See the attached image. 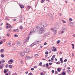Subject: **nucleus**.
I'll return each instance as SVG.
<instances>
[{
  "label": "nucleus",
  "instance_id": "f257e3e1",
  "mask_svg": "<svg viewBox=\"0 0 75 75\" xmlns=\"http://www.w3.org/2000/svg\"><path fill=\"white\" fill-rule=\"evenodd\" d=\"M40 26H36V30H37V31L39 34H42L44 31V28L40 25Z\"/></svg>",
  "mask_w": 75,
  "mask_h": 75
},
{
  "label": "nucleus",
  "instance_id": "f03ea898",
  "mask_svg": "<svg viewBox=\"0 0 75 75\" xmlns=\"http://www.w3.org/2000/svg\"><path fill=\"white\" fill-rule=\"evenodd\" d=\"M35 32H36V31H34V29L33 28L30 31V33H29V36H30V35H31L33 34L34 33H35Z\"/></svg>",
  "mask_w": 75,
  "mask_h": 75
},
{
  "label": "nucleus",
  "instance_id": "7ed1b4c3",
  "mask_svg": "<svg viewBox=\"0 0 75 75\" xmlns=\"http://www.w3.org/2000/svg\"><path fill=\"white\" fill-rule=\"evenodd\" d=\"M47 24L45 23H40V25L43 27H45L47 26Z\"/></svg>",
  "mask_w": 75,
  "mask_h": 75
},
{
  "label": "nucleus",
  "instance_id": "20e7f679",
  "mask_svg": "<svg viewBox=\"0 0 75 75\" xmlns=\"http://www.w3.org/2000/svg\"><path fill=\"white\" fill-rule=\"evenodd\" d=\"M33 58V57H29L28 55L26 56L25 58V59L28 60L30 59H32Z\"/></svg>",
  "mask_w": 75,
  "mask_h": 75
},
{
  "label": "nucleus",
  "instance_id": "39448f33",
  "mask_svg": "<svg viewBox=\"0 0 75 75\" xmlns=\"http://www.w3.org/2000/svg\"><path fill=\"white\" fill-rule=\"evenodd\" d=\"M13 62V59H11L8 61V64H11Z\"/></svg>",
  "mask_w": 75,
  "mask_h": 75
},
{
  "label": "nucleus",
  "instance_id": "423d86ee",
  "mask_svg": "<svg viewBox=\"0 0 75 75\" xmlns=\"http://www.w3.org/2000/svg\"><path fill=\"white\" fill-rule=\"evenodd\" d=\"M16 45H18L19 46H20V45H21V43L20 42L17 41L16 42Z\"/></svg>",
  "mask_w": 75,
  "mask_h": 75
},
{
  "label": "nucleus",
  "instance_id": "0eeeda50",
  "mask_svg": "<svg viewBox=\"0 0 75 75\" xmlns=\"http://www.w3.org/2000/svg\"><path fill=\"white\" fill-rule=\"evenodd\" d=\"M19 54L20 56H21V55H22L23 56H24V55H25V53L23 52H20L19 53Z\"/></svg>",
  "mask_w": 75,
  "mask_h": 75
},
{
  "label": "nucleus",
  "instance_id": "6e6552de",
  "mask_svg": "<svg viewBox=\"0 0 75 75\" xmlns=\"http://www.w3.org/2000/svg\"><path fill=\"white\" fill-rule=\"evenodd\" d=\"M68 24V25L70 26H71V25H74V23L72 22L69 23Z\"/></svg>",
  "mask_w": 75,
  "mask_h": 75
},
{
  "label": "nucleus",
  "instance_id": "1a4fd4ad",
  "mask_svg": "<svg viewBox=\"0 0 75 75\" xmlns=\"http://www.w3.org/2000/svg\"><path fill=\"white\" fill-rule=\"evenodd\" d=\"M11 41H9L8 42L7 44V45L8 47H10L11 46Z\"/></svg>",
  "mask_w": 75,
  "mask_h": 75
},
{
  "label": "nucleus",
  "instance_id": "9d476101",
  "mask_svg": "<svg viewBox=\"0 0 75 75\" xmlns=\"http://www.w3.org/2000/svg\"><path fill=\"white\" fill-rule=\"evenodd\" d=\"M53 33L54 34H56L57 33V30L55 29L53 30Z\"/></svg>",
  "mask_w": 75,
  "mask_h": 75
},
{
  "label": "nucleus",
  "instance_id": "9b49d317",
  "mask_svg": "<svg viewBox=\"0 0 75 75\" xmlns=\"http://www.w3.org/2000/svg\"><path fill=\"white\" fill-rule=\"evenodd\" d=\"M30 38V36H29L28 38H26L25 40V41L24 42V43L25 44V42L28 41V38Z\"/></svg>",
  "mask_w": 75,
  "mask_h": 75
},
{
  "label": "nucleus",
  "instance_id": "f8f14e48",
  "mask_svg": "<svg viewBox=\"0 0 75 75\" xmlns=\"http://www.w3.org/2000/svg\"><path fill=\"white\" fill-rule=\"evenodd\" d=\"M34 45H35V43H33L30 45V47H33V46H34Z\"/></svg>",
  "mask_w": 75,
  "mask_h": 75
},
{
  "label": "nucleus",
  "instance_id": "ddd939ff",
  "mask_svg": "<svg viewBox=\"0 0 75 75\" xmlns=\"http://www.w3.org/2000/svg\"><path fill=\"white\" fill-rule=\"evenodd\" d=\"M48 16H50V19H51V18H52V14H50V13L49 14Z\"/></svg>",
  "mask_w": 75,
  "mask_h": 75
},
{
  "label": "nucleus",
  "instance_id": "4468645a",
  "mask_svg": "<svg viewBox=\"0 0 75 75\" xmlns=\"http://www.w3.org/2000/svg\"><path fill=\"white\" fill-rule=\"evenodd\" d=\"M3 65L1 64L0 65V69H3Z\"/></svg>",
  "mask_w": 75,
  "mask_h": 75
},
{
  "label": "nucleus",
  "instance_id": "2eb2a0df",
  "mask_svg": "<svg viewBox=\"0 0 75 75\" xmlns=\"http://www.w3.org/2000/svg\"><path fill=\"white\" fill-rule=\"evenodd\" d=\"M62 30H66V27L63 26L62 28Z\"/></svg>",
  "mask_w": 75,
  "mask_h": 75
},
{
  "label": "nucleus",
  "instance_id": "dca6fc26",
  "mask_svg": "<svg viewBox=\"0 0 75 75\" xmlns=\"http://www.w3.org/2000/svg\"><path fill=\"white\" fill-rule=\"evenodd\" d=\"M25 51L26 53H28V52H30V50H25Z\"/></svg>",
  "mask_w": 75,
  "mask_h": 75
},
{
  "label": "nucleus",
  "instance_id": "f3484780",
  "mask_svg": "<svg viewBox=\"0 0 75 75\" xmlns=\"http://www.w3.org/2000/svg\"><path fill=\"white\" fill-rule=\"evenodd\" d=\"M57 51V49H56V48H54L52 50V51H54V52H55Z\"/></svg>",
  "mask_w": 75,
  "mask_h": 75
},
{
  "label": "nucleus",
  "instance_id": "a211bd4d",
  "mask_svg": "<svg viewBox=\"0 0 75 75\" xmlns=\"http://www.w3.org/2000/svg\"><path fill=\"white\" fill-rule=\"evenodd\" d=\"M20 6L21 8H24V6L20 5Z\"/></svg>",
  "mask_w": 75,
  "mask_h": 75
},
{
  "label": "nucleus",
  "instance_id": "6ab92c4d",
  "mask_svg": "<svg viewBox=\"0 0 75 75\" xmlns=\"http://www.w3.org/2000/svg\"><path fill=\"white\" fill-rule=\"evenodd\" d=\"M1 58H4V55L3 54L1 55Z\"/></svg>",
  "mask_w": 75,
  "mask_h": 75
},
{
  "label": "nucleus",
  "instance_id": "aec40b11",
  "mask_svg": "<svg viewBox=\"0 0 75 75\" xmlns=\"http://www.w3.org/2000/svg\"><path fill=\"white\" fill-rule=\"evenodd\" d=\"M61 74L62 75H66V73L65 72H63L62 73H61Z\"/></svg>",
  "mask_w": 75,
  "mask_h": 75
},
{
  "label": "nucleus",
  "instance_id": "412c9836",
  "mask_svg": "<svg viewBox=\"0 0 75 75\" xmlns=\"http://www.w3.org/2000/svg\"><path fill=\"white\" fill-rule=\"evenodd\" d=\"M5 68H8V64H7L5 66Z\"/></svg>",
  "mask_w": 75,
  "mask_h": 75
},
{
  "label": "nucleus",
  "instance_id": "4be33fe9",
  "mask_svg": "<svg viewBox=\"0 0 75 75\" xmlns=\"http://www.w3.org/2000/svg\"><path fill=\"white\" fill-rule=\"evenodd\" d=\"M34 43H35V45L36 44H38L39 43V41H38L36 42H34Z\"/></svg>",
  "mask_w": 75,
  "mask_h": 75
},
{
  "label": "nucleus",
  "instance_id": "5701e85b",
  "mask_svg": "<svg viewBox=\"0 0 75 75\" xmlns=\"http://www.w3.org/2000/svg\"><path fill=\"white\" fill-rule=\"evenodd\" d=\"M23 21V19H22V18H21L20 19V21H19V23H21Z\"/></svg>",
  "mask_w": 75,
  "mask_h": 75
},
{
  "label": "nucleus",
  "instance_id": "b1692460",
  "mask_svg": "<svg viewBox=\"0 0 75 75\" xmlns=\"http://www.w3.org/2000/svg\"><path fill=\"white\" fill-rule=\"evenodd\" d=\"M0 52H4V50L3 49H1L0 50Z\"/></svg>",
  "mask_w": 75,
  "mask_h": 75
},
{
  "label": "nucleus",
  "instance_id": "393cba45",
  "mask_svg": "<svg viewBox=\"0 0 75 75\" xmlns=\"http://www.w3.org/2000/svg\"><path fill=\"white\" fill-rule=\"evenodd\" d=\"M9 68H13V66L11 65H9Z\"/></svg>",
  "mask_w": 75,
  "mask_h": 75
},
{
  "label": "nucleus",
  "instance_id": "a878e982",
  "mask_svg": "<svg viewBox=\"0 0 75 75\" xmlns=\"http://www.w3.org/2000/svg\"><path fill=\"white\" fill-rule=\"evenodd\" d=\"M60 42H61L60 40H58L57 42V44H59Z\"/></svg>",
  "mask_w": 75,
  "mask_h": 75
},
{
  "label": "nucleus",
  "instance_id": "bb28decb",
  "mask_svg": "<svg viewBox=\"0 0 75 75\" xmlns=\"http://www.w3.org/2000/svg\"><path fill=\"white\" fill-rule=\"evenodd\" d=\"M44 36H45V37H47L48 36V34H47V33H45L44 34Z\"/></svg>",
  "mask_w": 75,
  "mask_h": 75
},
{
  "label": "nucleus",
  "instance_id": "cd10ccee",
  "mask_svg": "<svg viewBox=\"0 0 75 75\" xmlns=\"http://www.w3.org/2000/svg\"><path fill=\"white\" fill-rule=\"evenodd\" d=\"M1 62H2V63H4V62H5V60H4V59H2Z\"/></svg>",
  "mask_w": 75,
  "mask_h": 75
},
{
  "label": "nucleus",
  "instance_id": "c85d7f7f",
  "mask_svg": "<svg viewBox=\"0 0 75 75\" xmlns=\"http://www.w3.org/2000/svg\"><path fill=\"white\" fill-rule=\"evenodd\" d=\"M27 8L29 10L30 9V8H31V6H27Z\"/></svg>",
  "mask_w": 75,
  "mask_h": 75
},
{
  "label": "nucleus",
  "instance_id": "c756f323",
  "mask_svg": "<svg viewBox=\"0 0 75 75\" xmlns=\"http://www.w3.org/2000/svg\"><path fill=\"white\" fill-rule=\"evenodd\" d=\"M62 21L63 23H66V21H65L64 20H62Z\"/></svg>",
  "mask_w": 75,
  "mask_h": 75
},
{
  "label": "nucleus",
  "instance_id": "7c9ffc66",
  "mask_svg": "<svg viewBox=\"0 0 75 75\" xmlns=\"http://www.w3.org/2000/svg\"><path fill=\"white\" fill-rule=\"evenodd\" d=\"M69 21H72V19L71 18H70L69 19Z\"/></svg>",
  "mask_w": 75,
  "mask_h": 75
},
{
  "label": "nucleus",
  "instance_id": "2f4dec72",
  "mask_svg": "<svg viewBox=\"0 0 75 75\" xmlns=\"http://www.w3.org/2000/svg\"><path fill=\"white\" fill-rule=\"evenodd\" d=\"M14 36L15 37H18V35H17L15 34L14 35Z\"/></svg>",
  "mask_w": 75,
  "mask_h": 75
},
{
  "label": "nucleus",
  "instance_id": "473e14b6",
  "mask_svg": "<svg viewBox=\"0 0 75 75\" xmlns=\"http://www.w3.org/2000/svg\"><path fill=\"white\" fill-rule=\"evenodd\" d=\"M4 73H5V74H6V73H7V71H6V70H4Z\"/></svg>",
  "mask_w": 75,
  "mask_h": 75
},
{
  "label": "nucleus",
  "instance_id": "72a5a7b5",
  "mask_svg": "<svg viewBox=\"0 0 75 75\" xmlns=\"http://www.w3.org/2000/svg\"><path fill=\"white\" fill-rule=\"evenodd\" d=\"M46 67H48L49 66L48 65V63H47L46 64Z\"/></svg>",
  "mask_w": 75,
  "mask_h": 75
},
{
  "label": "nucleus",
  "instance_id": "f704fd0d",
  "mask_svg": "<svg viewBox=\"0 0 75 75\" xmlns=\"http://www.w3.org/2000/svg\"><path fill=\"white\" fill-rule=\"evenodd\" d=\"M72 46L73 47L72 48L73 49H74V44H72Z\"/></svg>",
  "mask_w": 75,
  "mask_h": 75
},
{
  "label": "nucleus",
  "instance_id": "c9c22d12",
  "mask_svg": "<svg viewBox=\"0 0 75 75\" xmlns=\"http://www.w3.org/2000/svg\"><path fill=\"white\" fill-rule=\"evenodd\" d=\"M58 71L59 72H60L61 71V70H59V68H57V69Z\"/></svg>",
  "mask_w": 75,
  "mask_h": 75
},
{
  "label": "nucleus",
  "instance_id": "e433bc0d",
  "mask_svg": "<svg viewBox=\"0 0 75 75\" xmlns=\"http://www.w3.org/2000/svg\"><path fill=\"white\" fill-rule=\"evenodd\" d=\"M60 63L61 62H57L56 63V64H60Z\"/></svg>",
  "mask_w": 75,
  "mask_h": 75
},
{
  "label": "nucleus",
  "instance_id": "4c0bfd02",
  "mask_svg": "<svg viewBox=\"0 0 75 75\" xmlns=\"http://www.w3.org/2000/svg\"><path fill=\"white\" fill-rule=\"evenodd\" d=\"M50 30L52 31H54L55 30V29L52 28L50 29Z\"/></svg>",
  "mask_w": 75,
  "mask_h": 75
},
{
  "label": "nucleus",
  "instance_id": "58836bf2",
  "mask_svg": "<svg viewBox=\"0 0 75 75\" xmlns=\"http://www.w3.org/2000/svg\"><path fill=\"white\" fill-rule=\"evenodd\" d=\"M39 65L40 66H42V62H40L39 63Z\"/></svg>",
  "mask_w": 75,
  "mask_h": 75
},
{
  "label": "nucleus",
  "instance_id": "ea45409f",
  "mask_svg": "<svg viewBox=\"0 0 75 75\" xmlns=\"http://www.w3.org/2000/svg\"><path fill=\"white\" fill-rule=\"evenodd\" d=\"M67 72H68V74H69L71 72V70H69L67 71Z\"/></svg>",
  "mask_w": 75,
  "mask_h": 75
},
{
  "label": "nucleus",
  "instance_id": "a19ab883",
  "mask_svg": "<svg viewBox=\"0 0 75 75\" xmlns=\"http://www.w3.org/2000/svg\"><path fill=\"white\" fill-rule=\"evenodd\" d=\"M45 54H46L47 55L48 54V52L47 51L45 53Z\"/></svg>",
  "mask_w": 75,
  "mask_h": 75
},
{
  "label": "nucleus",
  "instance_id": "79ce46f5",
  "mask_svg": "<svg viewBox=\"0 0 75 75\" xmlns=\"http://www.w3.org/2000/svg\"><path fill=\"white\" fill-rule=\"evenodd\" d=\"M55 74H58V72L57 71H56L55 72Z\"/></svg>",
  "mask_w": 75,
  "mask_h": 75
},
{
  "label": "nucleus",
  "instance_id": "37998d69",
  "mask_svg": "<svg viewBox=\"0 0 75 75\" xmlns=\"http://www.w3.org/2000/svg\"><path fill=\"white\" fill-rule=\"evenodd\" d=\"M8 31L9 32H11V29H8Z\"/></svg>",
  "mask_w": 75,
  "mask_h": 75
},
{
  "label": "nucleus",
  "instance_id": "c03bdc74",
  "mask_svg": "<svg viewBox=\"0 0 75 75\" xmlns=\"http://www.w3.org/2000/svg\"><path fill=\"white\" fill-rule=\"evenodd\" d=\"M45 1V0H42L41 1V3H43V2H44Z\"/></svg>",
  "mask_w": 75,
  "mask_h": 75
},
{
  "label": "nucleus",
  "instance_id": "a18cd8bd",
  "mask_svg": "<svg viewBox=\"0 0 75 75\" xmlns=\"http://www.w3.org/2000/svg\"><path fill=\"white\" fill-rule=\"evenodd\" d=\"M52 64V63H49V65H51Z\"/></svg>",
  "mask_w": 75,
  "mask_h": 75
},
{
  "label": "nucleus",
  "instance_id": "49530a36",
  "mask_svg": "<svg viewBox=\"0 0 75 75\" xmlns=\"http://www.w3.org/2000/svg\"><path fill=\"white\" fill-rule=\"evenodd\" d=\"M23 60H21V61L20 62V63H21V64H23Z\"/></svg>",
  "mask_w": 75,
  "mask_h": 75
},
{
  "label": "nucleus",
  "instance_id": "de8ad7c7",
  "mask_svg": "<svg viewBox=\"0 0 75 75\" xmlns=\"http://www.w3.org/2000/svg\"><path fill=\"white\" fill-rule=\"evenodd\" d=\"M34 69L33 68H32L30 69L31 71H34Z\"/></svg>",
  "mask_w": 75,
  "mask_h": 75
},
{
  "label": "nucleus",
  "instance_id": "09e8293b",
  "mask_svg": "<svg viewBox=\"0 0 75 75\" xmlns=\"http://www.w3.org/2000/svg\"><path fill=\"white\" fill-rule=\"evenodd\" d=\"M62 58H61L60 59V61H62Z\"/></svg>",
  "mask_w": 75,
  "mask_h": 75
},
{
  "label": "nucleus",
  "instance_id": "8fccbe9b",
  "mask_svg": "<svg viewBox=\"0 0 75 75\" xmlns=\"http://www.w3.org/2000/svg\"><path fill=\"white\" fill-rule=\"evenodd\" d=\"M67 59H65L64 60V62H67Z\"/></svg>",
  "mask_w": 75,
  "mask_h": 75
},
{
  "label": "nucleus",
  "instance_id": "3c124183",
  "mask_svg": "<svg viewBox=\"0 0 75 75\" xmlns=\"http://www.w3.org/2000/svg\"><path fill=\"white\" fill-rule=\"evenodd\" d=\"M59 54L60 55H61V54H62V52L60 51L59 53Z\"/></svg>",
  "mask_w": 75,
  "mask_h": 75
},
{
  "label": "nucleus",
  "instance_id": "603ef678",
  "mask_svg": "<svg viewBox=\"0 0 75 75\" xmlns=\"http://www.w3.org/2000/svg\"><path fill=\"white\" fill-rule=\"evenodd\" d=\"M47 44V42H45L44 43V45H45Z\"/></svg>",
  "mask_w": 75,
  "mask_h": 75
},
{
  "label": "nucleus",
  "instance_id": "864d4df0",
  "mask_svg": "<svg viewBox=\"0 0 75 75\" xmlns=\"http://www.w3.org/2000/svg\"><path fill=\"white\" fill-rule=\"evenodd\" d=\"M20 28L21 29H23V27H22V26H20Z\"/></svg>",
  "mask_w": 75,
  "mask_h": 75
},
{
  "label": "nucleus",
  "instance_id": "5fc2aeb1",
  "mask_svg": "<svg viewBox=\"0 0 75 75\" xmlns=\"http://www.w3.org/2000/svg\"><path fill=\"white\" fill-rule=\"evenodd\" d=\"M42 67H45V64H44L42 66Z\"/></svg>",
  "mask_w": 75,
  "mask_h": 75
},
{
  "label": "nucleus",
  "instance_id": "6e6d98bb",
  "mask_svg": "<svg viewBox=\"0 0 75 75\" xmlns=\"http://www.w3.org/2000/svg\"><path fill=\"white\" fill-rule=\"evenodd\" d=\"M6 24L7 25H10V24H9L8 23H6Z\"/></svg>",
  "mask_w": 75,
  "mask_h": 75
},
{
  "label": "nucleus",
  "instance_id": "4d7b16f0",
  "mask_svg": "<svg viewBox=\"0 0 75 75\" xmlns=\"http://www.w3.org/2000/svg\"><path fill=\"white\" fill-rule=\"evenodd\" d=\"M52 73H54V70H52Z\"/></svg>",
  "mask_w": 75,
  "mask_h": 75
},
{
  "label": "nucleus",
  "instance_id": "13d9d810",
  "mask_svg": "<svg viewBox=\"0 0 75 75\" xmlns=\"http://www.w3.org/2000/svg\"><path fill=\"white\" fill-rule=\"evenodd\" d=\"M6 29H8V28H9V26H6Z\"/></svg>",
  "mask_w": 75,
  "mask_h": 75
},
{
  "label": "nucleus",
  "instance_id": "bf43d9fd",
  "mask_svg": "<svg viewBox=\"0 0 75 75\" xmlns=\"http://www.w3.org/2000/svg\"><path fill=\"white\" fill-rule=\"evenodd\" d=\"M16 30H17V31H18V32H19V29L18 28L17 29H16Z\"/></svg>",
  "mask_w": 75,
  "mask_h": 75
},
{
  "label": "nucleus",
  "instance_id": "052dcab7",
  "mask_svg": "<svg viewBox=\"0 0 75 75\" xmlns=\"http://www.w3.org/2000/svg\"><path fill=\"white\" fill-rule=\"evenodd\" d=\"M10 26H9V28H12L13 27H12L11 25H10Z\"/></svg>",
  "mask_w": 75,
  "mask_h": 75
},
{
  "label": "nucleus",
  "instance_id": "680f3d73",
  "mask_svg": "<svg viewBox=\"0 0 75 75\" xmlns=\"http://www.w3.org/2000/svg\"><path fill=\"white\" fill-rule=\"evenodd\" d=\"M63 33H64V31L62 30L61 31V34H63Z\"/></svg>",
  "mask_w": 75,
  "mask_h": 75
},
{
  "label": "nucleus",
  "instance_id": "e2e57ef3",
  "mask_svg": "<svg viewBox=\"0 0 75 75\" xmlns=\"http://www.w3.org/2000/svg\"><path fill=\"white\" fill-rule=\"evenodd\" d=\"M3 42L1 41L0 42V44H3Z\"/></svg>",
  "mask_w": 75,
  "mask_h": 75
},
{
  "label": "nucleus",
  "instance_id": "0e129e2a",
  "mask_svg": "<svg viewBox=\"0 0 75 75\" xmlns=\"http://www.w3.org/2000/svg\"><path fill=\"white\" fill-rule=\"evenodd\" d=\"M59 16H61V15H62V14H61V13H59Z\"/></svg>",
  "mask_w": 75,
  "mask_h": 75
},
{
  "label": "nucleus",
  "instance_id": "69168bd1",
  "mask_svg": "<svg viewBox=\"0 0 75 75\" xmlns=\"http://www.w3.org/2000/svg\"><path fill=\"white\" fill-rule=\"evenodd\" d=\"M35 57H37V56H38V54H36L35 55Z\"/></svg>",
  "mask_w": 75,
  "mask_h": 75
},
{
  "label": "nucleus",
  "instance_id": "338daca9",
  "mask_svg": "<svg viewBox=\"0 0 75 75\" xmlns=\"http://www.w3.org/2000/svg\"><path fill=\"white\" fill-rule=\"evenodd\" d=\"M72 57H74V53H72Z\"/></svg>",
  "mask_w": 75,
  "mask_h": 75
},
{
  "label": "nucleus",
  "instance_id": "774afa93",
  "mask_svg": "<svg viewBox=\"0 0 75 75\" xmlns=\"http://www.w3.org/2000/svg\"><path fill=\"white\" fill-rule=\"evenodd\" d=\"M47 35H50V33L49 32H48L47 33Z\"/></svg>",
  "mask_w": 75,
  "mask_h": 75
}]
</instances>
